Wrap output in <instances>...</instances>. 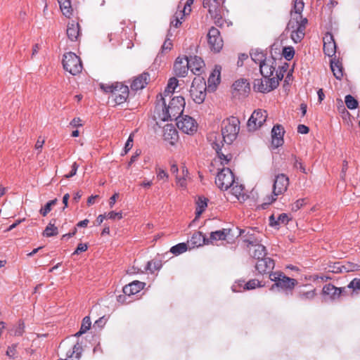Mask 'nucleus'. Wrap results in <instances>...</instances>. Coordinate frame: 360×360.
Listing matches in <instances>:
<instances>
[{
    "instance_id": "1",
    "label": "nucleus",
    "mask_w": 360,
    "mask_h": 360,
    "mask_svg": "<svg viewBox=\"0 0 360 360\" xmlns=\"http://www.w3.org/2000/svg\"><path fill=\"white\" fill-rule=\"evenodd\" d=\"M185 106V100L182 96L172 98L167 105L162 94L157 96L153 117L158 121H167L180 118Z\"/></svg>"
},
{
    "instance_id": "2",
    "label": "nucleus",
    "mask_w": 360,
    "mask_h": 360,
    "mask_svg": "<svg viewBox=\"0 0 360 360\" xmlns=\"http://www.w3.org/2000/svg\"><path fill=\"white\" fill-rule=\"evenodd\" d=\"M303 0H294V6L290 11V19L288 24V30L291 32V39L295 43L300 42L305 35L307 19L303 18L302 13L304 9Z\"/></svg>"
},
{
    "instance_id": "3",
    "label": "nucleus",
    "mask_w": 360,
    "mask_h": 360,
    "mask_svg": "<svg viewBox=\"0 0 360 360\" xmlns=\"http://www.w3.org/2000/svg\"><path fill=\"white\" fill-rule=\"evenodd\" d=\"M101 88L105 92L110 94V98L115 105L124 103L129 97V88L122 83L116 82L110 85L101 84Z\"/></svg>"
},
{
    "instance_id": "4",
    "label": "nucleus",
    "mask_w": 360,
    "mask_h": 360,
    "mask_svg": "<svg viewBox=\"0 0 360 360\" xmlns=\"http://www.w3.org/2000/svg\"><path fill=\"white\" fill-rule=\"evenodd\" d=\"M240 129V121L236 117H230L222 122L221 135L227 144H231L237 137Z\"/></svg>"
},
{
    "instance_id": "5",
    "label": "nucleus",
    "mask_w": 360,
    "mask_h": 360,
    "mask_svg": "<svg viewBox=\"0 0 360 360\" xmlns=\"http://www.w3.org/2000/svg\"><path fill=\"white\" fill-rule=\"evenodd\" d=\"M289 186V179L284 174H280L276 176L274 184L272 195L267 196L264 200V204L270 205L276 201L278 195H283L288 189Z\"/></svg>"
},
{
    "instance_id": "6",
    "label": "nucleus",
    "mask_w": 360,
    "mask_h": 360,
    "mask_svg": "<svg viewBox=\"0 0 360 360\" xmlns=\"http://www.w3.org/2000/svg\"><path fill=\"white\" fill-rule=\"evenodd\" d=\"M269 278L274 282V284L271 286V289L276 287L285 291H291L297 284L296 279L286 276L281 271L271 273L269 274Z\"/></svg>"
},
{
    "instance_id": "7",
    "label": "nucleus",
    "mask_w": 360,
    "mask_h": 360,
    "mask_svg": "<svg viewBox=\"0 0 360 360\" xmlns=\"http://www.w3.org/2000/svg\"><path fill=\"white\" fill-rule=\"evenodd\" d=\"M190 94L195 103H203L206 97V82L203 77L194 78L190 89Z\"/></svg>"
},
{
    "instance_id": "8",
    "label": "nucleus",
    "mask_w": 360,
    "mask_h": 360,
    "mask_svg": "<svg viewBox=\"0 0 360 360\" xmlns=\"http://www.w3.org/2000/svg\"><path fill=\"white\" fill-rule=\"evenodd\" d=\"M203 7L208 8V12L211 18L214 20V22L217 26L224 25V19L222 18V6L220 0H203Z\"/></svg>"
},
{
    "instance_id": "9",
    "label": "nucleus",
    "mask_w": 360,
    "mask_h": 360,
    "mask_svg": "<svg viewBox=\"0 0 360 360\" xmlns=\"http://www.w3.org/2000/svg\"><path fill=\"white\" fill-rule=\"evenodd\" d=\"M64 69L72 75L82 72V64L80 58L74 53L69 52L64 55L63 59Z\"/></svg>"
},
{
    "instance_id": "10",
    "label": "nucleus",
    "mask_w": 360,
    "mask_h": 360,
    "mask_svg": "<svg viewBox=\"0 0 360 360\" xmlns=\"http://www.w3.org/2000/svg\"><path fill=\"white\" fill-rule=\"evenodd\" d=\"M215 184L221 190H228L236 181L232 171L228 167L219 169Z\"/></svg>"
},
{
    "instance_id": "11",
    "label": "nucleus",
    "mask_w": 360,
    "mask_h": 360,
    "mask_svg": "<svg viewBox=\"0 0 360 360\" xmlns=\"http://www.w3.org/2000/svg\"><path fill=\"white\" fill-rule=\"evenodd\" d=\"M276 77L271 79L264 78L255 79L253 84V88L255 91L262 93H268L275 89L278 86V81L281 80L283 75L281 77L276 75Z\"/></svg>"
},
{
    "instance_id": "12",
    "label": "nucleus",
    "mask_w": 360,
    "mask_h": 360,
    "mask_svg": "<svg viewBox=\"0 0 360 360\" xmlns=\"http://www.w3.org/2000/svg\"><path fill=\"white\" fill-rule=\"evenodd\" d=\"M207 39L208 46L212 51L219 53L222 49L224 41L217 28L210 27L207 34Z\"/></svg>"
},
{
    "instance_id": "13",
    "label": "nucleus",
    "mask_w": 360,
    "mask_h": 360,
    "mask_svg": "<svg viewBox=\"0 0 360 360\" xmlns=\"http://www.w3.org/2000/svg\"><path fill=\"white\" fill-rule=\"evenodd\" d=\"M268 113L266 110L258 109L255 110L248 121V128L250 131H255L261 127L266 122Z\"/></svg>"
},
{
    "instance_id": "14",
    "label": "nucleus",
    "mask_w": 360,
    "mask_h": 360,
    "mask_svg": "<svg viewBox=\"0 0 360 360\" xmlns=\"http://www.w3.org/2000/svg\"><path fill=\"white\" fill-rule=\"evenodd\" d=\"M178 129L185 134H193L197 131L198 124L195 120L188 115L181 117L176 122Z\"/></svg>"
},
{
    "instance_id": "15",
    "label": "nucleus",
    "mask_w": 360,
    "mask_h": 360,
    "mask_svg": "<svg viewBox=\"0 0 360 360\" xmlns=\"http://www.w3.org/2000/svg\"><path fill=\"white\" fill-rule=\"evenodd\" d=\"M240 235L244 238V242L248 243V248L261 243L263 236L262 233L250 228L240 231Z\"/></svg>"
},
{
    "instance_id": "16",
    "label": "nucleus",
    "mask_w": 360,
    "mask_h": 360,
    "mask_svg": "<svg viewBox=\"0 0 360 360\" xmlns=\"http://www.w3.org/2000/svg\"><path fill=\"white\" fill-rule=\"evenodd\" d=\"M194 0H186V2L181 6L182 2L179 3L178 8L179 12H176L174 15V19L172 21V24L175 27H178L182 22V20L185 15H189L191 11V5Z\"/></svg>"
},
{
    "instance_id": "17",
    "label": "nucleus",
    "mask_w": 360,
    "mask_h": 360,
    "mask_svg": "<svg viewBox=\"0 0 360 360\" xmlns=\"http://www.w3.org/2000/svg\"><path fill=\"white\" fill-rule=\"evenodd\" d=\"M274 261L270 257H262L257 259L255 265L256 269L259 274H268L274 268Z\"/></svg>"
},
{
    "instance_id": "18",
    "label": "nucleus",
    "mask_w": 360,
    "mask_h": 360,
    "mask_svg": "<svg viewBox=\"0 0 360 360\" xmlns=\"http://www.w3.org/2000/svg\"><path fill=\"white\" fill-rule=\"evenodd\" d=\"M189 69L188 58L178 57L174 64V71L178 77H185Z\"/></svg>"
},
{
    "instance_id": "19",
    "label": "nucleus",
    "mask_w": 360,
    "mask_h": 360,
    "mask_svg": "<svg viewBox=\"0 0 360 360\" xmlns=\"http://www.w3.org/2000/svg\"><path fill=\"white\" fill-rule=\"evenodd\" d=\"M188 67L191 72L200 77L204 72L205 63L201 58L194 56L188 58Z\"/></svg>"
},
{
    "instance_id": "20",
    "label": "nucleus",
    "mask_w": 360,
    "mask_h": 360,
    "mask_svg": "<svg viewBox=\"0 0 360 360\" xmlns=\"http://www.w3.org/2000/svg\"><path fill=\"white\" fill-rule=\"evenodd\" d=\"M66 33L68 39L70 41H78L81 36V29L79 23L74 20L69 22L67 25Z\"/></svg>"
},
{
    "instance_id": "21",
    "label": "nucleus",
    "mask_w": 360,
    "mask_h": 360,
    "mask_svg": "<svg viewBox=\"0 0 360 360\" xmlns=\"http://www.w3.org/2000/svg\"><path fill=\"white\" fill-rule=\"evenodd\" d=\"M285 131L282 125L276 124L271 130V143L275 148H278L283 144V135Z\"/></svg>"
},
{
    "instance_id": "22",
    "label": "nucleus",
    "mask_w": 360,
    "mask_h": 360,
    "mask_svg": "<svg viewBox=\"0 0 360 360\" xmlns=\"http://www.w3.org/2000/svg\"><path fill=\"white\" fill-rule=\"evenodd\" d=\"M150 79L148 72H143L142 74L134 77L131 83V89L134 91L143 89L148 84Z\"/></svg>"
},
{
    "instance_id": "23",
    "label": "nucleus",
    "mask_w": 360,
    "mask_h": 360,
    "mask_svg": "<svg viewBox=\"0 0 360 360\" xmlns=\"http://www.w3.org/2000/svg\"><path fill=\"white\" fill-rule=\"evenodd\" d=\"M275 64L276 61L274 58H268L267 60L263 61L262 63L259 65V70L261 75L264 77V78L271 79L273 73L275 70Z\"/></svg>"
},
{
    "instance_id": "24",
    "label": "nucleus",
    "mask_w": 360,
    "mask_h": 360,
    "mask_svg": "<svg viewBox=\"0 0 360 360\" xmlns=\"http://www.w3.org/2000/svg\"><path fill=\"white\" fill-rule=\"evenodd\" d=\"M229 188H231L230 194L232 196L231 200H238L240 202H244L248 198V195L244 192L243 185L235 182Z\"/></svg>"
},
{
    "instance_id": "25",
    "label": "nucleus",
    "mask_w": 360,
    "mask_h": 360,
    "mask_svg": "<svg viewBox=\"0 0 360 360\" xmlns=\"http://www.w3.org/2000/svg\"><path fill=\"white\" fill-rule=\"evenodd\" d=\"M234 93L240 96H245L250 90V84L245 79L236 81L232 85Z\"/></svg>"
},
{
    "instance_id": "26",
    "label": "nucleus",
    "mask_w": 360,
    "mask_h": 360,
    "mask_svg": "<svg viewBox=\"0 0 360 360\" xmlns=\"http://www.w3.org/2000/svg\"><path fill=\"white\" fill-rule=\"evenodd\" d=\"M163 138L171 145H174L178 139V132L172 124H166L164 127Z\"/></svg>"
},
{
    "instance_id": "27",
    "label": "nucleus",
    "mask_w": 360,
    "mask_h": 360,
    "mask_svg": "<svg viewBox=\"0 0 360 360\" xmlns=\"http://www.w3.org/2000/svg\"><path fill=\"white\" fill-rule=\"evenodd\" d=\"M145 285V283L134 281L123 288V292L128 296L135 295L143 289Z\"/></svg>"
},
{
    "instance_id": "28",
    "label": "nucleus",
    "mask_w": 360,
    "mask_h": 360,
    "mask_svg": "<svg viewBox=\"0 0 360 360\" xmlns=\"http://www.w3.org/2000/svg\"><path fill=\"white\" fill-rule=\"evenodd\" d=\"M230 232L231 229H227L211 232L210 238H207L208 243L213 245L217 240H226Z\"/></svg>"
},
{
    "instance_id": "29",
    "label": "nucleus",
    "mask_w": 360,
    "mask_h": 360,
    "mask_svg": "<svg viewBox=\"0 0 360 360\" xmlns=\"http://www.w3.org/2000/svg\"><path fill=\"white\" fill-rule=\"evenodd\" d=\"M189 243L193 248L200 247L203 245H209L207 238H206L200 231L194 232L189 240Z\"/></svg>"
},
{
    "instance_id": "30",
    "label": "nucleus",
    "mask_w": 360,
    "mask_h": 360,
    "mask_svg": "<svg viewBox=\"0 0 360 360\" xmlns=\"http://www.w3.org/2000/svg\"><path fill=\"white\" fill-rule=\"evenodd\" d=\"M212 147L216 150L218 157V160H214V163H217L219 161L222 165L229 164L232 158V155L231 154L224 155L221 153L220 144L217 142L214 141L212 143Z\"/></svg>"
},
{
    "instance_id": "31",
    "label": "nucleus",
    "mask_w": 360,
    "mask_h": 360,
    "mask_svg": "<svg viewBox=\"0 0 360 360\" xmlns=\"http://www.w3.org/2000/svg\"><path fill=\"white\" fill-rule=\"evenodd\" d=\"M345 288H337L335 285L329 283L323 286V292L325 295H329L333 299L339 297Z\"/></svg>"
},
{
    "instance_id": "32",
    "label": "nucleus",
    "mask_w": 360,
    "mask_h": 360,
    "mask_svg": "<svg viewBox=\"0 0 360 360\" xmlns=\"http://www.w3.org/2000/svg\"><path fill=\"white\" fill-rule=\"evenodd\" d=\"M251 255L258 259L266 257V248L260 243L249 248Z\"/></svg>"
},
{
    "instance_id": "33",
    "label": "nucleus",
    "mask_w": 360,
    "mask_h": 360,
    "mask_svg": "<svg viewBox=\"0 0 360 360\" xmlns=\"http://www.w3.org/2000/svg\"><path fill=\"white\" fill-rule=\"evenodd\" d=\"M82 347L79 343L75 344L73 347L67 352V360H79L82 356Z\"/></svg>"
},
{
    "instance_id": "34",
    "label": "nucleus",
    "mask_w": 360,
    "mask_h": 360,
    "mask_svg": "<svg viewBox=\"0 0 360 360\" xmlns=\"http://www.w3.org/2000/svg\"><path fill=\"white\" fill-rule=\"evenodd\" d=\"M330 69L333 75L337 79L340 80L343 77V68L341 62L338 60H330Z\"/></svg>"
},
{
    "instance_id": "35",
    "label": "nucleus",
    "mask_w": 360,
    "mask_h": 360,
    "mask_svg": "<svg viewBox=\"0 0 360 360\" xmlns=\"http://www.w3.org/2000/svg\"><path fill=\"white\" fill-rule=\"evenodd\" d=\"M60 8L63 14L70 18L72 15L73 9L70 0H58Z\"/></svg>"
},
{
    "instance_id": "36",
    "label": "nucleus",
    "mask_w": 360,
    "mask_h": 360,
    "mask_svg": "<svg viewBox=\"0 0 360 360\" xmlns=\"http://www.w3.org/2000/svg\"><path fill=\"white\" fill-rule=\"evenodd\" d=\"M181 174L176 175L175 179L176 184L182 188H185L187 184V178L188 176V171L185 165H182L181 167Z\"/></svg>"
},
{
    "instance_id": "37",
    "label": "nucleus",
    "mask_w": 360,
    "mask_h": 360,
    "mask_svg": "<svg viewBox=\"0 0 360 360\" xmlns=\"http://www.w3.org/2000/svg\"><path fill=\"white\" fill-rule=\"evenodd\" d=\"M56 223V219H52L49 224L45 228L43 236L46 237H51L54 236H57L58 234V228L55 226Z\"/></svg>"
},
{
    "instance_id": "38",
    "label": "nucleus",
    "mask_w": 360,
    "mask_h": 360,
    "mask_svg": "<svg viewBox=\"0 0 360 360\" xmlns=\"http://www.w3.org/2000/svg\"><path fill=\"white\" fill-rule=\"evenodd\" d=\"M178 86V80L175 77L170 78L165 88L164 96L166 97L172 94Z\"/></svg>"
},
{
    "instance_id": "39",
    "label": "nucleus",
    "mask_w": 360,
    "mask_h": 360,
    "mask_svg": "<svg viewBox=\"0 0 360 360\" xmlns=\"http://www.w3.org/2000/svg\"><path fill=\"white\" fill-rule=\"evenodd\" d=\"M220 82V71L219 70H214L208 78V84L209 87H212L213 84L214 87L219 83Z\"/></svg>"
},
{
    "instance_id": "40",
    "label": "nucleus",
    "mask_w": 360,
    "mask_h": 360,
    "mask_svg": "<svg viewBox=\"0 0 360 360\" xmlns=\"http://www.w3.org/2000/svg\"><path fill=\"white\" fill-rule=\"evenodd\" d=\"M250 56L252 60L255 61L256 63H259V65H261V63H263V61L268 59L266 58L263 52L259 51L257 50L251 52Z\"/></svg>"
},
{
    "instance_id": "41",
    "label": "nucleus",
    "mask_w": 360,
    "mask_h": 360,
    "mask_svg": "<svg viewBox=\"0 0 360 360\" xmlns=\"http://www.w3.org/2000/svg\"><path fill=\"white\" fill-rule=\"evenodd\" d=\"M323 49L326 55L332 57L335 53L336 44L335 43H324Z\"/></svg>"
},
{
    "instance_id": "42",
    "label": "nucleus",
    "mask_w": 360,
    "mask_h": 360,
    "mask_svg": "<svg viewBox=\"0 0 360 360\" xmlns=\"http://www.w3.org/2000/svg\"><path fill=\"white\" fill-rule=\"evenodd\" d=\"M346 106L350 109L354 110L358 107V101L351 95H347L345 98Z\"/></svg>"
},
{
    "instance_id": "43",
    "label": "nucleus",
    "mask_w": 360,
    "mask_h": 360,
    "mask_svg": "<svg viewBox=\"0 0 360 360\" xmlns=\"http://www.w3.org/2000/svg\"><path fill=\"white\" fill-rule=\"evenodd\" d=\"M316 295V292L314 290L303 291L300 290L299 292V297L300 300L306 301L312 300Z\"/></svg>"
},
{
    "instance_id": "44",
    "label": "nucleus",
    "mask_w": 360,
    "mask_h": 360,
    "mask_svg": "<svg viewBox=\"0 0 360 360\" xmlns=\"http://www.w3.org/2000/svg\"><path fill=\"white\" fill-rule=\"evenodd\" d=\"M343 270H345V272L359 271L360 264L351 262H347L343 264Z\"/></svg>"
},
{
    "instance_id": "45",
    "label": "nucleus",
    "mask_w": 360,
    "mask_h": 360,
    "mask_svg": "<svg viewBox=\"0 0 360 360\" xmlns=\"http://www.w3.org/2000/svg\"><path fill=\"white\" fill-rule=\"evenodd\" d=\"M155 173L157 175V179L158 180H163L164 181H168L169 174L167 173V172L165 169H164L158 166H156L155 168Z\"/></svg>"
},
{
    "instance_id": "46",
    "label": "nucleus",
    "mask_w": 360,
    "mask_h": 360,
    "mask_svg": "<svg viewBox=\"0 0 360 360\" xmlns=\"http://www.w3.org/2000/svg\"><path fill=\"white\" fill-rule=\"evenodd\" d=\"M57 203V199H54L49 201L44 207H41L39 210V213L43 216L46 217L48 213L51 210V207Z\"/></svg>"
},
{
    "instance_id": "47",
    "label": "nucleus",
    "mask_w": 360,
    "mask_h": 360,
    "mask_svg": "<svg viewBox=\"0 0 360 360\" xmlns=\"http://www.w3.org/2000/svg\"><path fill=\"white\" fill-rule=\"evenodd\" d=\"M187 250V245L185 243H179L173 247L171 248L170 252L173 253L174 255H180L184 252H186Z\"/></svg>"
},
{
    "instance_id": "48",
    "label": "nucleus",
    "mask_w": 360,
    "mask_h": 360,
    "mask_svg": "<svg viewBox=\"0 0 360 360\" xmlns=\"http://www.w3.org/2000/svg\"><path fill=\"white\" fill-rule=\"evenodd\" d=\"M207 205V204L206 199L205 198L202 199V198H199V199L197 202V207H196V210H195V214H196L197 217L200 216L203 212V211L206 208Z\"/></svg>"
},
{
    "instance_id": "49",
    "label": "nucleus",
    "mask_w": 360,
    "mask_h": 360,
    "mask_svg": "<svg viewBox=\"0 0 360 360\" xmlns=\"http://www.w3.org/2000/svg\"><path fill=\"white\" fill-rule=\"evenodd\" d=\"M162 266L161 261L160 260H151L147 264V269L153 273L155 271L159 270Z\"/></svg>"
},
{
    "instance_id": "50",
    "label": "nucleus",
    "mask_w": 360,
    "mask_h": 360,
    "mask_svg": "<svg viewBox=\"0 0 360 360\" xmlns=\"http://www.w3.org/2000/svg\"><path fill=\"white\" fill-rule=\"evenodd\" d=\"M261 286H262V285L259 280L251 279L245 283V285L244 286V290H253L257 287H261Z\"/></svg>"
},
{
    "instance_id": "51",
    "label": "nucleus",
    "mask_w": 360,
    "mask_h": 360,
    "mask_svg": "<svg viewBox=\"0 0 360 360\" xmlns=\"http://www.w3.org/2000/svg\"><path fill=\"white\" fill-rule=\"evenodd\" d=\"M282 55L286 60H290L295 55L294 49L292 46L284 47Z\"/></svg>"
},
{
    "instance_id": "52",
    "label": "nucleus",
    "mask_w": 360,
    "mask_h": 360,
    "mask_svg": "<svg viewBox=\"0 0 360 360\" xmlns=\"http://www.w3.org/2000/svg\"><path fill=\"white\" fill-rule=\"evenodd\" d=\"M347 288H350V289H352V290L354 292L359 291L360 290V278H354L347 285Z\"/></svg>"
},
{
    "instance_id": "53",
    "label": "nucleus",
    "mask_w": 360,
    "mask_h": 360,
    "mask_svg": "<svg viewBox=\"0 0 360 360\" xmlns=\"http://www.w3.org/2000/svg\"><path fill=\"white\" fill-rule=\"evenodd\" d=\"M290 220L289 217L285 213L281 214L275 222L276 224H286Z\"/></svg>"
},
{
    "instance_id": "54",
    "label": "nucleus",
    "mask_w": 360,
    "mask_h": 360,
    "mask_svg": "<svg viewBox=\"0 0 360 360\" xmlns=\"http://www.w3.org/2000/svg\"><path fill=\"white\" fill-rule=\"evenodd\" d=\"M305 199H299L292 205L291 210L294 212H296L301 207H302L305 205Z\"/></svg>"
},
{
    "instance_id": "55",
    "label": "nucleus",
    "mask_w": 360,
    "mask_h": 360,
    "mask_svg": "<svg viewBox=\"0 0 360 360\" xmlns=\"http://www.w3.org/2000/svg\"><path fill=\"white\" fill-rule=\"evenodd\" d=\"M91 322L90 318L89 316H85L82 320V326H81L80 328H82V330H84L86 332L88 330H89L90 327H91Z\"/></svg>"
},
{
    "instance_id": "56",
    "label": "nucleus",
    "mask_w": 360,
    "mask_h": 360,
    "mask_svg": "<svg viewBox=\"0 0 360 360\" xmlns=\"http://www.w3.org/2000/svg\"><path fill=\"white\" fill-rule=\"evenodd\" d=\"M330 271L335 274L345 272V270H343V264L335 263L333 266H330Z\"/></svg>"
},
{
    "instance_id": "57",
    "label": "nucleus",
    "mask_w": 360,
    "mask_h": 360,
    "mask_svg": "<svg viewBox=\"0 0 360 360\" xmlns=\"http://www.w3.org/2000/svg\"><path fill=\"white\" fill-rule=\"evenodd\" d=\"M108 219H122V213L121 212H110L106 214Z\"/></svg>"
},
{
    "instance_id": "58",
    "label": "nucleus",
    "mask_w": 360,
    "mask_h": 360,
    "mask_svg": "<svg viewBox=\"0 0 360 360\" xmlns=\"http://www.w3.org/2000/svg\"><path fill=\"white\" fill-rule=\"evenodd\" d=\"M172 42L170 39H166L162 46V52L170 51L172 48Z\"/></svg>"
},
{
    "instance_id": "59",
    "label": "nucleus",
    "mask_w": 360,
    "mask_h": 360,
    "mask_svg": "<svg viewBox=\"0 0 360 360\" xmlns=\"http://www.w3.org/2000/svg\"><path fill=\"white\" fill-rule=\"evenodd\" d=\"M132 146H133V136L131 134L129 136V138L125 143L124 154H126L129 150H131Z\"/></svg>"
},
{
    "instance_id": "60",
    "label": "nucleus",
    "mask_w": 360,
    "mask_h": 360,
    "mask_svg": "<svg viewBox=\"0 0 360 360\" xmlns=\"http://www.w3.org/2000/svg\"><path fill=\"white\" fill-rule=\"evenodd\" d=\"M78 167H79V165L77 164V162H74L72 164V165L71 172L69 174H65V177L67 178V179H69V178L72 177L73 176H75L76 174V173H77Z\"/></svg>"
},
{
    "instance_id": "61",
    "label": "nucleus",
    "mask_w": 360,
    "mask_h": 360,
    "mask_svg": "<svg viewBox=\"0 0 360 360\" xmlns=\"http://www.w3.org/2000/svg\"><path fill=\"white\" fill-rule=\"evenodd\" d=\"M88 247L86 244L79 243L77 245V248L73 252V255L79 254L80 252H85L87 250Z\"/></svg>"
},
{
    "instance_id": "62",
    "label": "nucleus",
    "mask_w": 360,
    "mask_h": 360,
    "mask_svg": "<svg viewBox=\"0 0 360 360\" xmlns=\"http://www.w3.org/2000/svg\"><path fill=\"white\" fill-rule=\"evenodd\" d=\"M309 129L304 124H299L297 127V131L302 134H306L309 132Z\"/></svg>"
},
{
    "instance_id": "63",
    "label": "nucleus",
    "mask_w": 360,
    "mask_h": 360,
    "mask_svg": "<svg viewBox=\"0 0 360 360\" xmlns=\"http://www.w3.org/2000/svg\"><path fill=\"white\" fill-rule=\"evenodd\" d=\"M323 44L324 43H335L333 36L330 33H326L323 37Z\"/></svg>"
},
{
    "instance_id": "64",
    "label": "nucleus",
    "mask_w": 360,
    "mask_h": 360,
    "mask_svg": "<svg viewBox=\"0 0 360 360\" xmlns=\"http://www.w3.org/2000/svg\"><path fill=\"white\" fill-rule=\"evenodd\" d=\"M294 167L295 168L300 169L303 173L306 174L307 171L305 167L303 166L302 163L301 162H299L296 158H295V162H294Z\"/></svg>"
}]
</instances>
